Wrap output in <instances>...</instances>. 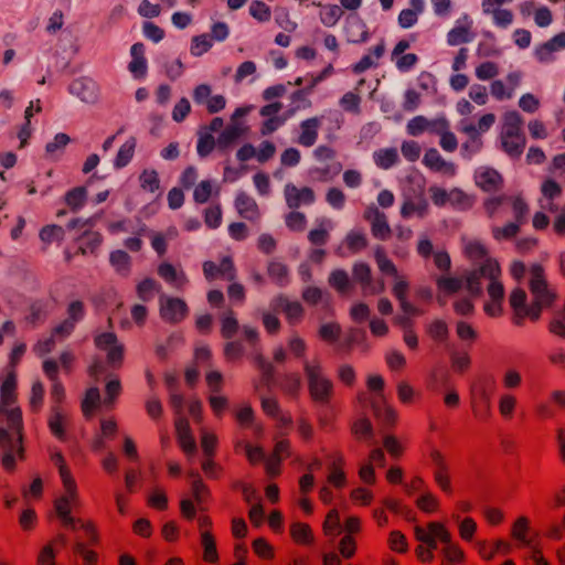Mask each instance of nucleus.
I'll use <instances>...</instances> for the list:
<instances>
[{
  "label": "nucleus",
  "mask_w": 565,
  "mask_h": 565,
  "mask_svg": "<svg viewBox=\"0 0 565 565\" xmlns=\"http://www.w3.org/2000/svg\"><path fill=\"white\" fill-rule=\"evenodd\" d=\"M17 375L9 372L0 385V448L2 466L13 471L17 459L24 457L22 411L17 406Z\"/></svg>",
  "instance_id": "1"
},
{
  "label": "nucleus",
  "mask_w": 565,
  "mask_h": 565,
  "mask_svg": "<svg viewBox=\"0 0 565 565\" xmlns=\"http://www.w3.org/2000/svg\"><path fill=\"white\" fill-rule=\"evenodd\" d=\"M310 399L318 405H329L334 395V384L326 374L319 359L303 362Z\"/></svg>",
  "instance_id": "2"
},
{
  "label": "nucleus",
  "mask_w": 565,
  "mask_h": 565,
  "mask_svg": "<svg viewBox=\"0 0 565 565\" xmlns=\"http://www.w3.org/2000/svg\"><path fill=\"white\" fill-rule=\"evenodd\" d=\"M523 120L516 111H508L503 116L500 141L503 151L511 158H520L526 145L522 131Z\"/></svg>",
  "instance_id": "3"
},
{
  "label": "nucleus",
  "mask_w": 565,
  "mask_h": 565,
  "mask_svg": "<svg viewBox=\"0 0 565 565\" xmlns=\"http://www.w3.org/2000/svg\"><path fill=\"white\" fill-rule=\"evenodd\" d=\"M504 204L511 206L514 222L520 225L526 222L530 206L521 194L490 196L483 201V209L489 218H497L500 216L501 207Z\"/></svg>",
  "instance_id": "4"
},
{
  "label": "nucleus",
  "mask_w": 565,
  "mask_h": 565,
  "mask_svg": "<svg viewBox=\"0 0 565 565\" xmlns=\"http://www.w3.org/2000/svg\"><path fill=\"white\" fill-rule=\"evenodd\" d=\"M529 288L540 312L543 308L550 307L556 298L555 291L548 286L544 268L539 264L530 268Z\"/></svg>",
  "instance_id": "5"
},
{
  "label": "nucleus",
  "mask_w": 565,
  "mask_h": 565,
  "mask_svg": "<svg viewBox=\"0 0 565 565\" xmlns=\"http://www.w3.org/2000/svg\"><path fill=\"white\" fill-rule=\"evenodd\" d=\"M63 494L54 501V509L56 515L62 524L72 530H76V520L71 515L73 508H78L81 504L79 494L76 481L62 482Z\"/></svg>",
  "instance_id": "6"
},
{
  "label": "nucleus",
  "mask_w": 565,
  "mask_h": 565,
  "mask_svg": "<svg viewBox=\"0 0 565 565\" xmlns=\"http://www.w3.org/2000/svg\"><path fill=\"white\" fill-rule=\"evenodd\" d=\"M415 539L423 543L431 553L438 547V542L441 544L449 543V531L440 522H429L427 527L419 525L414 529Z\"/></svg>",
  "instance_id": "7"
},
{
  "label": "nucleus",
  "mask_w": 565,
  "mask_h": 565,
  "mask_svg": "<svg viewBox=\"0 0 565 565\" xmlns=\"http://www.w3.org/2000/svg\"><path fill=\"white\" fill-rule=\"evenodd\" d=\"M353 280L360 285L364 296L380 295L385 290L382 278H373L372 269L366 263H356L352 268Z\"/></svg>",
  "instance_id": "8"
},
{
  "label": "nucleus",
  "mask_w": 565,
  "mask_h": 565,
  "mask_svg": "<svg viewBox=\"0 0 565 565\" xmlns=\"http://www.w3.org/2000/svg\"><path fill=\"white\" fill-rule=\"evenodd\" d=\"M526 292L522 288H515L512 290L509 297V302L514 311L512 322L522 327L526 317L535 321L540 318V309L535 307L534 302L530 307H526Z\"/></svg>",
  "instance_id": "9"
},
{
  "label": "nucleus",
  "mask_w": 565,
  "mask_h": 565,
  "mask_svg": "<svg viewBox=\"0 0 565 565\" xmlns=\"http://www.w3.org/2000/svg\"><path fill=\"white\" fill-rule=\"evenodd\" d=\"M202 269L205 279L210 282L216 279L233 281L237 278V269L232 256H223L218 263L206 260Z\"/></svg>",
  "instance_id": "10"
},
{
  "label": "nucleus",
  "mask_w": 565,
  "mask_h": 565,
  "mask_svg": "<svg viewBox=\"0 0 565 565\" xmlns=\"http://www.w3.org/2000/svg\"><path fill=\"white\" fill-rule=\"evenodd\" d=\"M242 330L245 341L250 347V352L248 354L249 360L263 372L264 375L270 376L273 373V366L263 355L258 331L249 326H244Z\"/></svg>",
  "instance_id": "11"
},
{
  "label": "nucleus",
  "mask_w": 565,
  "mask_h": 565,
  "mask_svg": "<svg viewBox=\"0 0 565 565\" xmlns=\"http://www.w3.org/2000/svg\"><path fill=\"white\" fill-rule=\"evenodd\" d=\"M160 317L163 321L177 324L183 321L189 315L186 302L178 297L160 298Z\"/></svg>",
  "instance_id": "12"
},
{
  "label": "nucleus",
  "mask_w": 565,
  "mask_h": 565,
  "mask_svg": "<svg viewBox=\"0 0 565 565\" xmlns=\"http://www.w3.org/2000/svg\"><path fill=\"white\" fill-rule=\"evenodd\" d=\"M480 273L483 275L484 278L490 280L487 287L489 299L503 300L504 287L500 281L501 268L499 263L494 259H486L480 266Z\"/></svg>",
  "instance_id": "13"
},
{
  "label": "nucleus",
  "mask_w": 565,
  "mask_h": 565,
  "mask_svg": "<svg viewBox=\"0 0 565 565\" xmlns=\"http://www.w3.org/2000/svg\"><path fill=\"white\" fill-rule=\"evenodd\" d=\"M358 401L362 407L366 406V403L371 404L374 416L385 425H393L396 422V412L386 404L383 394L373 395L367 397V394L362 392L358 395Z\"/></svg>",
  "instance_id": "14"
},
{
  "label": "nucleus",
  "mask_w": 565,
  "mask_h": 565,
  "mask_svg": "<svg viewBox=\"0 0 565 565\" xmlns=\"http://www.w3.org/2000/svg\"><path fill=\"white\" fill-rule=\"evenodd\" d=\"M94 342L99 350L107 352V362L111 366L119 367L121 365L124 360V345L118 342L115 333L105 332L98 334Z\"/></svg>",
  "instance_id": "15"
},
{
  "label": "nucleus",
  "mask_w": 565,
  "mask_h": 565,
  "mask_svg": "<svg viewBox=\"0 0 565 565\" xmlns=\"http://www.w3.org/2000/svg\"><path fill=\"white\" fill-rule=\"evenodd\" d=\"M363 218L370 223L372 235L380 239L386 241L392 235V230L384 212L380 211L375 205L367 206L363 212Z\"/></svg>",
  "instance_id": "16"
},
{
  "label": "nucleus",
  "mask_w": 565,
  "mask_h": 565,
  "mask_svg": "<svg viewBox=\"0 0 565 565\" xmlns=\"http://www.w3.org/2000/svg\"><path fill=\"white\" fill-rule=\"evenodd\" d=\"M281 109L282 104L280 102H274L264 105L259 109V115L264 118L259 128V132L262 136H269L274 134L285 124L286 118L279 116Z\"/></svg>",
  "instance_id": "17"
},
{
  "label": "nucleus",
  "mask_w": 565,
  "mask_h": 565,
  "mask_svg": "<svg viewBox=\"0 0 565 565\" xmlns=\"http://www.w3.org/2000/svg\"><path fill=\"white\" fill-rule=\"evenodd\" d=\"M286 204L291 210H297L301 205H310L316 201V193L310 186H297L287 183L284 188Z\"/></svg>",
  "instance_id": "18"
},
{
  "label": "nucleus",
  "mask_w": 565,
  "mask_h": 565,
  "mask_svg": "<svg viewBox=\"0 0 565 565\" xmlns=\"http://www.w3.org/2000/svg\"><path fill=\"white\" fill-rule=\"evenodd\" d=\"M475 182L478 188L488 193H495L504 185L503 177L493 168L481 167L475 172Z\"/></svg>",
  "instance_id": "19"
},
{
  "label": "nucleus",
  "mask_w": 565,
  "mask_h": 565,
  "mask_svg": "<svg viewBox=\"0 0 565 565\" xmlns=\"http://www.w3.org/2000/svg\"><path fill=\"white\" fill-rule=\"evenodd\" d=\"M322 126V117L313 116L303 119L299 124L296 142L305 148L315 146L319 137V130Z\"/></svg>",
  "instance_id": "20"
},
{
  "label": "nucleus",
  "mask_w": 565,
  "mask_h": 565,
  "mask_svg": "<svg viewBox=\"0 0 565 565\" xmlns=\"http://www.w3.org/2000/svg\"><path fill=\"white\" fill-rule=\"evenodd\" d=\"M411 47V41L399 40L391 53V58L399 72H409L418 63L419 58L415 53H405Z\"/></svg>",
  "instance_id": "21"
},
{
  "label": "nucleus",
  "mask_w": 565,
  "mask_h": 565,
  "mask_svg": "<svg viewBox=\"0 0 565 565\" xmlns=\"http://www.w3.org/2000/svg\"><path fill=\"white\" fill-rule=\"evenodd\" d=\"M174 426L179 447L189 459L192 458L196 452V443L192 435L189 420L183 416H179L174 420Z\"/></svg>",
  "instance_id": "22"
},
{
  "label": "nucleus",
  "mask_w": 565,
  "mask_h": 565,
  "mask_svg": "<svg viewBox=\"0 0 565 565\" xmlns=\"http://www.w3.org/2000/svg\"><path fill=\"white\" fill-rule=\"evenodd\" d=\"M275 311L282 312L289 324L299 323L305 315L302 305L299 301H291L286 296L279 295L273 300Z\"/></svg>",
  "instance_id": "23"
},
{
  "label": "nucleus",
  "mask_w": 565,
  "mask_h": 565,
  "mask_svg": "<svg viewBox=\"0 0 565 565\" xmlns=\"http://www.w3.org/2000/svg\"><path fill=\"white\" fill-rule=\"evenodd\" d=\"M423 164L430 171L438 172L447 177H454L457 171L456 164L445 160L435 148L426 150L423 158Z\"/></svg>",
  "instance_id": "24"
},
{
  "label": "nucleus",
  "mask_w": 565,
  "mask_h": 565,
  "mask_svg": "<svg viewBox=\"0 0 565 565\" xmlns=\"http://www.w3.org/2000/svg\"><path fill=\"white\" fill-rule=\"evenodd\" d=\"M565 49V32H561L550 39L547 42L535 49L534 55L540 63H551L555 61V53Z\"/></svg>",
  "instance_id": "25"
},
{
  "label": "nucleus",
  "mask_w": 565,
  "mask_h": 565,
  "mask_svg": "<svg viewBox=\"0 0 565 565\" xmlns=\"http://www.w3.org/2000/svg\"><path fill=\"white\" fill-rule=\"evenodd\" d=\"M234 206L238 215L247 221L256 222L260 217V212L256 201L245 192H238Z\"/></svg>",
  "instance_id": "26"
},
{
  "label": "nucleus",
  "mask_w": 565,
  "mask_h": 565,
  "mask_svg": "<svg viewBox=\"0 0 565 565\" xmlns=\"http://www.w3.org/2000/svg\"><path fill=\"white\" fill-rule=\"evenodd\" d=\"M70 424V418L58 405H54L51 408V414L47 419V426L50 431L58 440L64 441L66 439V427Z\"/></svg>",
  "instance_id": "27"
},
{
  "label": "nucleus",
  "mask_w": 565,
  "mask_h": 565,
  "mask_svg": "<svg viewBox=\"0 0 565 565\" xmlns=\"http://www.w3.org/2000/svg\"><path fill=\"white\" fill-rule=\"evenodd\" d=\"M158 275L169 285L178 290H183L189 279L182 269H177L170 263H162L158 267Z\"/></svg>",
  "instance_id": "28"
},
{
  "label": "nucleus",
  "mask_w": 565,
  "mask_h": 565,
  "mask_svg": "<svg viewBox=\"0 0 565 565\" xmlns=\"http://www.w3.org/2000/svg\"><path fill=\"white\" fill-rule=\"evenodd\" d=\"M344 33L351 43H363L369 39L367 26L358 15H348L344 25Z\"/></svg>",
  "instance_id": "29"
},
{
  "label": "nucleus",
  "mask_w": 565,
  "mask_h": 565,
  "mask_svg": "<svg viewBox=\"0 0 565 565\" xmlns=\"http://www.w3.org/2000/svg\"><path fill=\"white\" fill-rule=\"evenodd\" d=\"M332 461L328 467L329 473L327 481L338 489H342L347 484V476L344 472L345 460L341 452H335L331 456Z\"/></svg>",
  "instance_id": "30"
},
{
  "label": "nucleus",
  "mask_w": 565,
  "mask_h": 565,
  "mask_svg": "<svg viewBox=\"0 0 565 565\" xmlns=\"http://www.w3.org/2000/svg\"><path fill=\"white\" fill-rule=\"evenodd\" d=\"M130 55L131 61L128 64L129 72L135 78H143L148 70L143 43L137 42L132 44Z\"/></svg>",
  "instance_id": "31"
},
{
  "label": "nucleus",
  "mask_w": 565,
  "mask_h": 565,
  "mask_svg": "<svg viewBox=\"0 0 565 565\" xmlns=\"http://www.w3.org/2000/svg\"><path fill=\"white\" fill-rule=\"evenodd\" d=\"M460 131L468 136V140L461 146L463 154L470 157L479 152L483 146V142L481 137L477 136L476 129L473 128V122L462 120L460 122Z\"/></svg>",
  "instance_id": "32"
},
{
  "label": "nucleus",
  "mask_w": 565,
  "mask_h": 565,
  "mask_svg": "<svg viewBox=\"0 0 565 565\" xmlns=\"http://www.w3.org/2000/svg\"><path fill=\"white\" fill-rule=\"evenodd\" d=\"M385 53V43L381 41L374 47L370 50V53L364 55L358 63L352 66V71L354 74H362L365 71L376 67L379 65V61Z\"/></svg>",
  "instance_id": "33"
},
{
  "label": "nucleus",
  "mask_w": 565,
  "mask_h": 565,
  "mask_svg": "<svg viewBox=\"0 0 565 565\" xmlns=\"http://www.w3.org/2000/svg\"><path fill=\"white\" fill-rule=\"evenodd\" d=\"M411 8L403 9L398 14V25L402 29H409L418 22V17L425 10L424 0H411Z\"/></svg>",
  "instance_id": "34"
},
{
  "label": "nucleus",
  "mask_w": 565,
  "mask_h": 565,
  "mask_svg": "<svg viewBox=\"0 0 565 565\" xmlns=\"http://www.w3.org/2000/svg\"><path fill=\"white\" fill-rule=\"evenodd\" d=\"M476 547L478 554L486 561L492 559L497 553L509 554L511 552V544L503 540H498L494 543L478 541Z\"/></svg>",
  "instance_id": "35"
},
{
  "label": "nucleus",
  "mask_w": 565,
  "mask_h": 565,
  "mask_svg": "<svg viewBox=\"0 0 565 565\" xmlns=\"http://www.w3.org/2000/svg\"><path fill=\"white\" fill-rule=\"evenodd\" d=\"M434 131L439 135L440 147L447 152H454L458 147V140L454 132L449 130V122L445 119L434 124Z\"/></svg>",
  "instance_id": "36"
},
{
  "label": "nucleus",
  "mask_w": 565,
  "mask_h": 565,
  "mask_svg": "<svg viewBox=\"0 0 565 565\" xmlns=\"http://www.w3.org/2000/svg\"><path fill=\"white\" fill-rule=\"evenodd\" d=\"M312 4L320 8L319 19L327 28L334 26L344 14L343 9L338 4H322L321 2H312Z\"/></svg>",
  "instance_id": "37"
},
{
  "label": "nucleus",
  "mask_w": 565,
  "mask_h": 565,
  "mask_svg": "<svg viewBox=\"0 0 565 565\" xmlns=\"http://www.w3.org/2000/svg\"><path fill=\"white\" fill-rule=\"evenodd\" d=\"M222 338L232 339L239 329L238 320L233 309L228 308L218 316Z\"/></svg>",
  "instance_id": "38"
},
{
  "label": "nucleus",
  "mask_w": 565,
  "mask_h": 565,
  "mask_svg": "<svg viewBox=\"0 0 565 565\" xmlns=\"http://www.w3.org/2000/svg\"><path fill=\"white\" fill-rule=\"evenodd\" d=\"M290 536L296 544L310 545L313 543V533L309 524L295 522L289 527Z\"/></svg>",
  "instance_id": "39"
},
{
  "label": "nucleus",
  "mask_w": 565,
  "mask_h": 565,
  "mask_svg": "<svg viewBox=\"0 0 565 565\" xmlns=\"http://www.w3.org/2000/svg\"><path fill=\"white\" fill-rule=\"evenodd\" d=\"M267 274L270 280L280 287H284L289 282V269L287 265L281 262H269L267 266Z\"/></svg>",
  "instance_id": "40"
},
{
  "label": "nucleus",
  "mask_w": 565,
  "mask_h": 565,
  "mask_svg": "<svg viewBox=\"0 0 565 565\" xmlns=\"http://www.w3.org/2000/svg\"><path fill=\"white\" fill-rule=\"evenodd\" d=\"M373 159L379 168L387 170L398 162L399 156L396 148H383L373 153Z\"/></svg>",
  "instance_id": "41"
},
{
  "label": "nucleus",
  "mask_w": 565,
  "mask_h": 565,
  "mask_svg": "<svg viewBox=\"0 0 565 565\" xmlns=\"http://www.w3.org/2000/svg\"><path fill=\"white\" fill-rule=\"evenodd\" d=\"M79 239L83 241L82 245L78 248L79 253L82 255H85L87 253L94 254L103 242V236L99 232H95L92 231V228H87L83 232Z\"/></svg>",
  "instance_id": "42"
},
{
  "label": "nucleus",
  "mask_w": 565,
  "mask_h": 565,
  "mask_svg": "<svg viewBox=\"0 0 565 565\" xmlns=\"http://www.w3.org/2000/svg\"><path fill=\"white\" fill-rule=\"evenodd\" d=\"M529 531L530 520L522 515L514 521L511 529V536L524 546H532V540L527 537Z\"/></svg>",
  "instance_id": "43"
},
{
  "label": "nucleus",
  "mask_w": 565,
  "mask_h": 565,
  "mask_svg": "<svg viewBox=\"0 0 565 565\" xmlns=\"http://www.w3.org/2000/svg\"><path fill=\"white\" fill-rule=\"evenodd\" d=\"M445 563L447 564H460L465 561L463 550L452 541V535L449 532V543H444L441 548Z\"/></svg>",
  "instance_id": "44"
},
{
  "label": "nucleus",
  "mask_w": 565,
  "mask_h": 565,
  "mask_svg": "<svg viewBox=\"0 0 565 565\" xmlns=\"http://www.w3.org/2000/svg\"><path fill=\"white\" fill-rule=\"evenodd\" d=\"M344 244L350 253L356 254L367 247L369 241L363 231L352 230L347 234Z\"/></svg>",
  "instance_id": "45"
},
{
  "label": "nucleus",
  "mask_w": 565,
  "mask_h": 565,
  "mask_svg": "<svg viewBox=\"0 0 565 565\" xmlns=\"http://www.w3.org/2000/svg\"><path fill=\"white\" fill-rule=\"evenodd\" d=\"M138 180L140 189L145 192L154 193L160 189L159 173L152 168L142 170Z\"/></svg>",
  "instance_id": "46"
},
{
  "label": "nucleus",
  "mask_w": 565,
  "mask_h": 565,
  "mask_svg": "<svg viewBox=\"0 0 565 565\" xmlns=\"http://www.w3.org/2000/svg\"><path fill=\"white\" fill-rule=\"evenodd\" d=\"M201 545L203 547V559L206 563L218 562L216 541L211 531H204L201 535Z\"/></svg>",
  "instance_id": "47"
},
{
  "label": "nucleus",
  "mask_w": 565,
  "mask_h": 565,
  "mask_svg": "<svg viewBox=\"0 0 565 565\" xmlns=\"http://www.w3.org/2000/svg\"><path fill=\"white\" fill-rule=\"evenodd\" d=\"M87 199V190L84 186H76L65 193V204L76 212L85 205Z\"/></svg>",
  "instance_id": "48"
},
{
  "label": "nucleus",
  "mask_w": 565,
  "mask_h": 565,
  "mask_svg": "<svg viewBox=\"0 0 565 565\" xmlns=\"http://www.w3.org/2000/svg\"><path fill=\"white\" fill-rule=\"evenodd\" d=\"M473 416L479 420H487L491 415L490 402L484 392L479 396L473 395L471 401Z\"/></svg>",
  "instance_id": "49"
},
{
  "label": "nucleus",
  "mask_w": 565,
  "mask_h": 565,
  "mask_svg": "<svg viewBox=\"0 0 565 565\" xmlns=\"http://www.w3.org/2000/svg\"><path fill=\"white\" fill-rule=\"evenodd\" d=\"M521 226L516 222H509L504 224L503 226H492L491 227V234L493 238L498 242L502 241H510L520 233Z\"/></svg>",
  "instance_id": "50"
},
{
  "label": "nucleus",
  "mask_w": 565,
  "mask_h": 565,
  "mask_svg": "<svg viewBox=\"0 0 565 565\" xmlns=\"http://www.w3.org/2000/svg\"><path fill=\"white\" fill-rule=\"evenodd\" d=\"M279 386L284 394L297 397L301 390V379L297 373L286 374L281 377Z\"/></svg>",
  "instance_id": "51"
},
{
  "label": "nucleus",
  "mask_w": 565,
  "mask_h": 565,
  "mask_svg": "<svg viewBox=\"0 0 565 565\" xmlns=\"http://www.w3.org/2000/svg\"><path fill=\"white\" fill-rule=\"evenodd\" d=\"M100 403V394L97 387H90L86 391L82 401V412L86 418H90Z\"/></svg>",
  "instance_id": "52"
},
{
  "label": "nucleus",
  "mask_w": 565,
  "mask_h": 565,
  "mask_svg": "<svg viewBox=\"0 0 565 565\" xmlns=\"http://www.w3.org/2000/svg\"><path fill=\"white\" fill-rule=\"evenodd\" d=\"M178 236V230L172 226L167 230L166 234L162 233H153L151 236V246L159 254V256H163L167 253V239L174 238Z\"/></svg>",
  "instance_id": "53"
},
{
  "label": "nucleus",
  "mask_w": 565,
  "mask_h": 565,
  "mask_svg": "<svg viewBox=\"0 0 565 565\" xmlns=\"http://www.w3.org/2000/svg\"><path fill=\"white\" fill-rule=\"evenodd\" d=\"M135 149H136L135 138H130L124 145H121V147L119 148L117 156L115 158V162H114L115 167L117 169H121V168L126 167L132 159Z\"/></svg>",
  "instance_id": "54"
},
{
  "label": "nucleus",
  "mask_w": 565,
  "mask_h": 565,
  "mask_svg": "<svg viewBox=\"0 0 565 565\" xmlns=\"http://www.w3.org/2000/svg\"><path fill=\"white\" fill-rule=\"evenodd\" d=\"M44 385L41 381H35L32 383L30 397H29V407L32 413H39L42 409L44 402Z\"/></svg>",
  "instance_id": "55"
},
{
  "label": "nucleus",
  "mask_w": 565,
  "mask_h": 565,
  "mask_svg": "<svg viewBox=\"0 0 565 565\" xmlns=\"http://www.w3.org/2000/svg\"><path fill=\"white\" fill-rule=\"evenodd\" d=\"M374 258L379 269L383 274H388L397 277V269L393 262L387 257L385 249L382 246H377L374 250Z\"/></svg>",
  "instance_id": "56"
},
{
  "label": "nucleus",
  "mask_w": 565,
  "mask_h": 565,
  "mask_svg": "<svg viewBox=\"0 0 565 565\" xmlns=\"http://www.w3.org/2000/svg\"><path fill=\"white\" fill-rule=\"evenodd\" d=\"M449 195V204L455 209L468 210L473 205V199L458 188L451 189Z\"/></svg>",
  "instance_id": "57"
},
{
  "label": "nucleus",
  "mask_w": 565,
  "mask_h": 565,
  "mask_svg": "<svg viewBox=\"0 0 565 565\" xmlns=\"http://www.w3.org/2000/svg\"><path fill=\"white\" fill-rule=\"evenodd\" d=\"M427 334L437 342H445L449 337L447 323L441 319L431 321L427 327Z\"/></svg>",
  "instance_id": "58"
},
{
  "label": "nucleus",
  "mask_w": 565,
  "mask_h": 565,
  "mask_svg": "<svg viewBox=\"0 0 565 565\" xmlns=\"http://www.w3.org/2000/svg\"><path fill=\"white\" fill-rule=\"evenodd\" d=\"M353 436L359 440H367L373 437V426L371 422L365 418L356 419L351 427Z\"/></svg>",
  "instance_id": "59"
},
{
  "label": "nucleus",
  "mask_w": 565,
  "mask_h": 565,
  "mask_svg": "<svg viewBox=\"0 0 565 565\" xmlns=\"http://www.w3.org/2000/svg\"><path fill=\"white\" fill-rule=\"evenodd\" d=\"M109 262L111 266L120 274L127 275L130 270V256L124 250L111 252Z\"/></svg>",
  "instance_id": "60"
},
{
  "label": "nucleus",
  "mask_w": 565,
  "mask_h": 565,
  "mask_svg": "<svg viewBox=\"0 0 565 565\" xmlns=\"http://www.w3.org/2000/svg\"><path fill=\"white\" fill-rule=\"evenodd\" d=\"M428 211V204L426 201H419L418 203L407 200L403 203L401 207V215L404 218H409L414 214H417L418 216L423 217L427 214Z\"/></svg>",
  "instance_id": "61"
},
{
  "label": "nucleus",
  "mask_w": 565,
  "mask_h": 565,
  "mask_svg": "<svg viewBox=\"0 0 565 565\" xmlns=\"http://www.w3.org/2000/svg\"><path fill=\"white\" fill-rule=\"evenodd\" d=\"M361 100L362 99L359 94L354 92H348L341 97L339 104L344 111L351 113L353 115H360Z\"/></svg>",
  "instance_id": "62"
},
{
  "label": "nucleus",
  "mask_w": 565,
  "mask_h": 565,
  "mask_svg": "<svg viewBox=\"0 0 565 565\" xmlns=\"http://www.w3.org/2000/svg\"><path fill=\"white\" fill-rule=\"evenodd\" d=\"M516 397L512 394L505 393L499 397L498 409L504 419H512L516 407Z\"/></svg>",
  "instance_id": "63"
},
{
  "label": "nucleus",
  "mask_w": 565,
  "mask_h": 565,
  "mask_svg": "<svg viewBox=\"0 0 565 565\" xmlns=\"http://www.w3.org/2000/svg\"><path fill=\"white\" fill-rule=\"evenodd\" d=\"M416 507L425 513H434L438 511L440 501L434 493L426 491L417 498Z\"/></svg>",
  "instance_id": "64"
}]
</instances>
